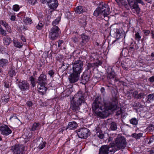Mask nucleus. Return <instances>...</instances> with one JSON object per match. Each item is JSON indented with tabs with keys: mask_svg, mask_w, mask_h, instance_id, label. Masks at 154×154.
Instances as JSON below:
<instances>
[{
	"mask_svg": "<svg viewBox=\"0 0 154 154\" xmlns=\"http://www.w3.org/2000/svg\"><path fill=\"white\" fill-rule=\"evenodd\" d=\"M59 20H54L52 23L53 26H56V25L57 24L59 23Z\"/></svg>",
	"mask_w": 154,
	"mask_h": 154,
	"instance_id": "8fccbe9b",
	"label": "nucleus"
},
{
	"mask_svg": "<svg viewBox=\"0 0 154 154\" xmlns=\"http://www.w3.org/2000/svg\"><path fill=\"white\" fill-rule=\"evenodd\" d=\"M114 144L118 149H124L127 144L125 138L121 135H118L115 139Z\"/></svg>",
	"mask_w": 154,
	"mask_h": 154,
	"instance_id": "f03ea898",
	"label": "nucleus"
},
{
	"mask_svg": "<svg viewBox=\"0 0 154 154\" xmlns=\"http://www.w3.org/2000/svg\"><path fill=\"white\" fill-rule=\"evenodd\" d=\"M40 124L39 123H35L33 124L32 130V131H35L39 128Z\"/></svg>",
	"mask_w": 154,
	"mask_h": 154,
	"instance_id": "c85d7f7f",
	"label": "nucleus"
},
{
	"mask_svg": "<svg viewBox=\"0 0 154 154\" xmlns=\"http://www.w3.org/2000/svg\"><path fill=\"white\" fill-rule=\"evenodd\" d=\"M23 22L25 24H31L32 23V20H23Z\"/></svg>",
	"mask_w": 154,
	"mask_h": 154,
	"instance_id": "49530a36",
	"label": "nucleus"
},
{
	"mask_svg": "<svg viewBox=\"0 0 154 154\" xmlns=\"http://www.w3.org/2000/svg\"><path fill=\"white\" fill-rule=\"evenodd\" d=\"M90 77L89 73L87 72H85L81 77V82L83 84H85L89 80Z\"/></svg>",
	"mask_w": 154,
	"mask_h": 154,
	"instance_id": "f3484780",
	"label": "nucleus"
},
{
	"mask_svg": "<svg viewBox=\"0 0 154 154\" xmlns=\"http://www.w3.org/2000/svg\"><path fill=\"white\" fill-rule=\"evenodd\" d=\"M135 38H136V39H137L138 41H139L140 40L141 37L140 35H139V33L137 32L136 34Z\"/></svg>",
	"mask_w": 154,
	"mask_h": 154,
	"instance_id": "864d4df0",
	"label": "nucleus"
},
{
	"mask_svg": "<svg viewBox=\"0 0 154 154\" xmlns=\"http://www.w3.org/2000/svg\"><path fill=\"white\" fill-rule=\"evenodd\" d=\"M14 46L18 48H20L22 46V44L18 42L14 41Z\"/></svg>",
	"mask_w": 154,
	"mask_h": 154,
	"instance_id": "58836bf2",
	"label": "nucleus"
},
{
	"mask_svg": "<svg viewBox=\"0 0 154 154\" xmlns=\"http://www.w3.org/2000/svg\"><path fill=\"white\" fill-rule=\"evenodd\" d=\"M27 104L29 107H31L32 106V103L31 101H29L27 102Z\"/></svg>",
	"mask_w": 154,
	"mask_h": 154,
	"instance_id": "e2e57ef3",
	"label": "nucleus"
},
{
	"mask_svg": "<svg viewBox=\"0 0 154 154\" xmlns=\"http://www.w3.org/2000/svg\"><path fill=\"white\" fill-rule=\"evenodd\" d=\"M77 127V124L76 122H69L68 126L66 129H69L70 130L75 129Z\"/></svg>",
	"mask_w": 154,
	"mask_h": 154,
	"instance_id": "4be33fe9",
	"label": "nucleus"
},
{
	"mask_svg": "<svg viewBox=\"0 0 154 154\" xmlns=\"http://www.w3.org/2000/svg\"><path fill=\"white\" fill-rule=\"evenodd\" d=\"M72 64L73 72L80 75L83 70V62L80 60H75Z\"/></svg>",
	"mask_w": 154,
	"mask_h": 154,
	"instance_id": "7ed1b4c3",
	"label": "nucleus"
},
{
	"mask_svg": "<svg viewBox=\"0 0 154 154\" xmlns=\"http://www.w3.org/2000/svg\"><path fill=\"white\" fill-rule=\"evenodd\" d=\"M96 135L97 136L101 139H103L104 136L103 134L101 131L98 132L97 133Z\"/></svg>",
	"mask_w": 154,
	"mask_h": 154,
	"instance_id": "4c0bfd02",
	"label": "nucleus"
},
{
	"mask_svg": "<svg viewBox=\"0 0 154 154\" xmlns=\"http://www.w3.org/2000/svg\"><path fill=\"white\" fill-rule=\"evenodd\" d=\"M146 117L147 118H149L151 116V114L150 112H147L146 113Z\"/></svg>",
	"mask_w": 154,
	"mask_h": 154,
	"instance_id": "052dcab7",
	"label": "nucleus"
},
{
	"mask_svg": "<svg viewBox=\"0 0 154 154\" xmlns=\"http://www.w3.org/2000/svg\"><path fill=\"white\" fill-rule=\"evenodd\" d=\"M130 6L132 11L134 13L138 14L140 11V9L137 5V2L135 1H129Z\"/></svg>",
	"mask_w": 154,
	"mask_h": 154,
	"instance_id": "9b49d317",
	"label": "nucleus"
},
{
	"mask_svg": "<svg viewBox=\"0 0 154 154\" xmlns=\"http://www.w3.org/2000/svg\"><path fill=\"white\" fill-rule=\"evenodd\" d=\"M113 140V138L112 137H109L108 139V142L110 141Z\"/></svg>",
	"mask_w": 154,
	"mask_h": 154,
	"instance_id": "774afa93",
	"label": "nucleus"
},
{
	"mask_svg": "<svg viewBox=\"0 0 154 154\" xmlns=\"http://www.w3.org/2000/svg\"><path fill=\"white\" fill-rule=\"evenodd\" d=\"M9 97L8 95H4L2 98L1 102L4 104H5L9 101Z\"/></svg>",
	"mask_w": 154,
	"mask_h": 154,
	"instance_id": "5701e85b",
	"label": "nucleus"
},
{
	"mask_svg": "<svg viewBox=\"0 0 154 154\" xmlns=\"http://www.w3.org/2000/svg\"><path fill=\"white\" fill-rule=\"evenodd\" d=\"M153 138H150L149 139H147L145 141L146 143L148 142L147 143L149 145H150L151 143L153 142Z\"/></svg>",
	"mask_w": 154,
	"mask_h": 154,
	"instance_id": "37998d69",
	"label": "nucleus"
},
{
	"mask_svg": "<svg viewBox=\"0 0 154 154\" xmlns=\"http://www.w3.org/2000/svg\"><path fill=\"white\" fill-rule=\"evenodd\" d=\"M63 42L62 40H59L58 42V47H60L61 45Z\"/></svg>",
	"mask_w": 154,
	"mask_h": 154,
	"instance_id": "bf43d9fd",
	"label": "nucleus"
},
{
	"mask_svg": "<svg viewBox=\"0 0 154 154\" xmlns=\"http://www.w3.org/2000/svg\"><path fill=\"white\" fill-rule=\"evenodd\" d=\"M8 63V60L4 59H2L0 60V66L3 67L6 65Z\"/></svg>",
	"mask_w": 154,
	"mask_h": 154,
	"instance_id": "bb28decb",
	"label": "nucleus"
},
{
	"mask_svg": "<svg viewBox=\"0 0 154 154\" xmlns=\"http://www.w3.org/2000/svg\"><path fill=\"white\" fill-rule=\"evenodd\" d=\"M60 33V30L58 26H53L50 29L49 37L51 40H54L58 37Z\"/></svg>",
	"mask_w": 154,
	"mask_h": 154,
	"instance_id": "20e7f679",
	"label": "nucleus"
},
{
	"mask_svg": "<svg viewBox=\"0 0 154 154\" xmlns=\"http://www.w3.org/2000/svg\"><path fill=\"white\" fill-rule=\"evenodd\" d=\"M146 103H151L154 100V94H150L146 98Z\"/></svg>",
	"mask_w": 154,
	"mask_h": 154,
	"instance_id": "393cba45",
	"label": "nucleus"
},
{
	"mask_svg": "<svg viewBox=\"0 0 154 154\" xmlns=\"http://www.w3.org/2000/svg\"><path fill=\"white\" fill-rule=\"evenodd\" d=\"M0 23L2 25L4 26L6 28L8 27V24L2 20L1 21Z\"/></svg>",
	"mask_w": 154,
	"mask_h": 154,
	"instance_id": "3c124183",
	"label": "nucleus"
},
{
	"mask_svg": "<svg viewBox=\"0 0 154 154\" xmlns=\"http://www.w3.org/2000/svg\"><path fill=\"white\" fill-rule=\"evenodd\" d=\"M154 129V126L153 125H151L148 127L146 129V131H152Z\"/></svg>",
	"mask_w": 154,
	"mask_h": 154,
	"instance_id": "de8ad7c7",
	"label": "nucleus"
},
{
	"mask_svg": "<svg viewBox=\"0 0 154 154\" xmlns=\"http://www.w3.org/2000/svg\"><path fill=\"white\" fill-rule=\"evenodd\" d=\"M130 122L131 124L133 125H136L138 123V120L135 118H133L130 120Z\"/></svg>",
	"mask_w": 154,
	"mask_h": 154,
	"instance_id": "72a5a7b5",
	"label": "nucleus"
},
{
	"mask_svg": "<svg viewBox=\"0 0 154 154\" xmlns=\"http://www.w3.org/2000/svg\"><path fill=\"white\" fill-rule=\"evenodd\" d=\"M138 92L137 91H134L133 93V96L134 97L137 98V95H138Z\"/></svg>",
	"mask_w": 154,
	"mask_h": 154,
	"instance_id": "6e6d98bb",
	"label": "nucleus"
},
{
	"mask_svg": "<svg viewBox=\"0 0 154 154\" xmlns=\"http://www.w3.org/2000/svg\"><path fill=\"white\" fill-rule=\"evenodd\" d=\"M79 74L72 72L69 77V79L71 83H74L77 82L79 79Z\"/></svg>",
	"mask_w": 154,
	"mask_h": 154,
	"instance_id": "2eb2a0df",
	"label": "nucleus"
},
{
	"mask_svg": "<svg viewBox=\"0 0 154 154\" xmlns=\"http://www.w3.org/2000/svg\"><path fill=\"white\" fill-rule=\"evenodd\" d=\"M111 32L113 33H114L116 34V38L118 39L122 37H124L125 38V32L124 31L122 28L119 29H114L113 30H111Z\"/></svg>",
	"mask_w": 154,
	"mask_h": 154,
	"instance_id": "9d476101",
	"label": "nucleus"
},
{
	"mask_svg": "<svg viewBox=\"0 0 154 154\" xmlns=\"http://www.w3.org/2000/svg\"><path fill=\"white\" fill-rule=\"evenodd\" d=\"M99 5L100 11H101V14L104 17H107L110 12L109 6L103 2L100 3Z\"/></svg>",
	"mask_w": 154,
	"mask_h": 154,
	"instance_id": "39448f33",
	"label": "nucleus"
},
{
	"mask_svg": "<svg viewBox=\"0 0 154 154\" xmlns=\"http://www.w3.org/2000/svg\"><path fill=\"white\" fill-rule=\"evenodd\" d=\"M24 147L21 145L16 144L11 147V150L14 154H23Z\"/></svg>",
	"mask_w": 154,
	"mask_h": 154,
	"instance_id": "1a4fd4ad",
	"label": "nucleus"
},
{
	"mask_svg": "<svg viewBox=\"0 0 154 154\" xmlns=\"http://www.w3.org/2000/svg\"><path fill=\"white\" fill-rule=\"evenodd\" d=\"M85 11L82 6H79L76 7L75 12L78 14H80L85 12Z\"/></svg>",
	"mask_w": 154,
	"mask_h": 154,
	"instance_id": "a878e982",
	"label": "nucleus"
},
{
	"mask_svg": "<svg viewBox=\"0 0 154 154\" xmlns=\"http://www.w3.org/2000/svg\"><path fill=\"white\" fill-rule=\"evenodd\" d=\"M128 62L129 63L130 61H129ZM121 65L122 68L126 70H127L131 66V65L130 63H128L126 62H122Z\"/></svg>",
	"mask_w": 154,
	"mask_h": 154,
	"instance_id": "b1692460",
	"label": "nucleus"
},
{
	"mask_svg": "<svg viewBox=\"0 0 154 154\" xmlns=\"http://www.w3.org/2000/svg\"><path fill=\"white\" fill-rule=\"evenodd\" d=\"M96 98L92 106V109L95 111L97 115L102 118L107 117L110 114V111L115 110L117 105L114 102L107 101L104 103V110L103 111L102 105Z\"/></svg>",
	"mask_w": 154,
	"mask_h": 154,
	"instance_id": "f257e3e1",
	"label": "nucleus"
},
{
	"mask_svg": "<svg viewBox=\"0 0 154 154\" xmlns=\"http://www.w3.org/2000/svg\"><path fill=\"white\" fill-rule=\"evenodd\" d=\"M18 86L21 90L23 91L28 90L29 88V84L24 81L20 82Z\"/></svg>",
	"mask_w": 154,
	"mask_h": 154,
	"instance_id": "dca6fc26",
	"label": "nucleus"
},
{
	"mask_svg": "<svg viewBox=\"0 0 154 154\" xmlns=\"http://www.w3.org/2000/svg\"><path fill=\"white\" fill-rule=\"evenodd\" d=\"M29 79L31 82V84L33 87L35 86V82L34 79L33 77L31 76L29 77Z\"/></svg>",
	"mask_w": 154,
	"mask_h": 154,
	"instance_id": "ea45409f",
	"label": "nucleus"
},
{
	"mask_svg": "<svg viewBox=\"0 0 154 154\" xmlns=\"http://www.w3.org/2000/svg\"><path fill=\"white\" fill-rule=\"evenodd\" d=\"M16 18V17L15 15H12L11 16V19H15Z\"/></svg>",
	"mask_w": 154,
	"mask_h": 154,
	"instance_id": "338daca9",
	"label": "nucleus"
},
{
	"mask_svg": "<svg viewBox=\"0 0 154 154\" xmlns=\"http://www.w3.org/2000/svg\"><path fill=\"white\" fill-rule=\"evenodd\" d=\"M72 99L78 102H81L82 103L85 102L84 94L81 91H78L75 94Z\"/></svg>",
	"mask_w": 154,
	"mask_h": 154,
	"instance_id": "f8f14e48",
	"label": "nucleus"
},
{
	"mask_svg": "<svg viewBox=\"0 0 154 154\" xmlns=\"http://www.w3.org/2000/svg\"><path fill=\"white\" fill-rule=\"evenodd\" d=\"M116 76L115 73L113 71H111V72L108 73L107 75L108 79H113Z\"/></svg>",
	"mask_w": 154,
	"mask_h": 154,
	"instance_id": "cd10ccee",
	"label": "nucleus"
},
{
	"mask_svg": "<svg viewBox=\"0 0 154 154\" xmlns=\"http://www.w3.org/2000/svg\"><path fill=\"white\" fill-rule=\"evenodd\" d=\"M11 42V39L8 37L4 38V42L5 44L6 45H9Z\"/></svg>",
	"mask_w": 154,
	"mask_h": 154,
	"instance_id": "7c9ffc66",
	"label": "nucleus"
},
{
	"mask_svg": "<svg viewBox=\"0 0 154 154\" xmlns=\"http://www.w3.org/2000/svg\"><path fill=\"white\" fill-rule=\"evenodd\" d=\"M73 99L71 101L70 109L75 113H77L79 111L80 106L82 103Z\"/></svg>",
	"mask_w": 154,
	"mask_h": 154,
	"instance_id": "423d86ee",
	"label": "nucleus"
},
{
	"mask_svg": "<svg viewBox=\"0 0 154 154\" xmlns=\"http://www.w3.org/2000/svg\"><path fill=\"white\" fill-rule=\"evenodd\" d=\"M101 14V11L99 8V5L98 8L95 11L94 13V15L95 16H97L99 14Z\"/></svg>",
	"mask_w": 154,
	"mask_h": 154,
	"instance_id": "473e14b6",
	"label": "nucleus"
},
{
	"mask_svg": "<svg viewBox=\"0 0 154 154\" xmlns=\"http://www.w3.org/2000/svg\"><path fill=\"white\" fill-rule=\"evenodd\" d=\"M44 24V22L42 21H40L38 25L36 26V28L40 30L42 29Z\"/></svg>",
	"mask_w": 154,
	"mask_h": 154,
	"instance_id": "f704fd0d",
	"label": "nucleus"
},
{
	"mask_svg": "<svg viewBox=\"0 0 154 154\" xmlns=\"http://www.w3.org/2000/svg\"><path fill=\"white\" fill-rule=\"evenodd\" d=\"M101 14V11L99 8V5L98 8L95 11L94 13V15L95 16H97L99 14Z\"/></svg>",
	"mask_w": 154,
	"mask_h": 154,
	"instance_id": "2f4dec72",
	"label": "nucleus"
},
{
	"mask_svg": "<svg viewBox=\"0 0 154 154\" xmlns=\"http://www.w3.org/2000/svg\"><path fill=\"white\" fill-rule=\"evenodd\" d=\"M46 144V142H42V143H41V145H38L39 149H42L43 148L45 147Z\"/></svg>",
	"mask_w": 154,
	"mask_h": 154,
	"instance_id": "c03bdc74",
	"label": "nucleus"
},
{
	"mask_svg": "<svg viewBox=\"0 0 154 154\" xmlns=\"http://www.w3.org/2000/svg\"><path fill=\"white\" fill-rule=\"evenodd\" d=\"M28 2L32 5H34L37 2L36 0H28Z\"/></svg>",
	"mask_w": 154,
	"mask_h": 154,
	"instance_id": "603ef678",
	"label": "nucleus"
},
{
	"mask_svg": "<svg viewBox=\"0 0 154 154\" xmlns=\"http://www.w3.org/2000/svg\"><path fill=\"white\" fill-rule=\"evenodd\" d=\"M54 74V72L52 70H51L48 72V74L51 77L53 76Z\"/></svg>",
	"mask_w": 154,
	"mask_h": 154,
	"instance_id": "5fc2aeb1",
	"label": "nucleus"
},
{
	"mask_svg": "<svg viewBox=\"0 0 154 154\" xmlns=\"http://www.w3.org/2000/svg\"><path fill=\"white\" fill-rule=\"evenodd\" d=\"M82 42L84 43L87 42L89 40V38L88 36L84 34H82Z\"/></svg>",
	"mask_w": 154,
	"mask_h": 154,
	"instance_id": "c756f323",
	"label": "nucleus"
},
{
	"mask_svg": "<svg viewBox=\"0 0 154 154\" xmlns=\"http://www.w3.org/2000/svg\"><path fill=\"white\" fill-rule=\"evenodd\" d=\"M108 148V152L109 151L110 152H115L118 149L115 146V144L113 143H111L109 145H107Z\"/></svg>",
	"mask_w": 154,
	"mask_h": 154,
	"instance_id": "412c9836",
	"label": "nucleus"
},
{
	"mask_svg": "<svg viewBox=\"0 0 154 154\" xmlns=\"http://www.w3.org/2000/svg\"><path fill=\"white\" fill-rule=\"evenodd\" d=\"M76 131L78 136L81 138L86 139L89 135V130L86 128L79 129Z\"/></svg>",
	"mask_w": 154,
	"mask_h": 154,
	"instance_id": "0eeeda50",
	"label": "nucleus"
},
{
	"mask_svg": "<svg viewBox=\"0 0 154 154\" xmlns=\"http://www.w3.org/2000/svg\"><path fill=\"white\" fill-rule=\"evenodd\" d=\"M9 74L10 76L13 77L15 75L16 72L14 69H11L9 72Z\"/></svg>",
	"mask_w": 154,
	"mask_h": 154,
	"instance_id": "a19ab883",
	"label": "nucleus"
},
{
	"mask_svg": "<svg viewBox=\"0 0 154 154\" xmlns=\"http://www.w3.org/2000/svg\"><path fill=\"white\" fill-rule=\"evenodd\" d=\"M149 80L151 82H154V76H152L149 79Z\"/></svg>",
	"mask_w": 154,
	"mask_h": 154,
	"instance_id": "680f3d73",
	"label": "nucleus"
},
{
	"mask_svg": "<svg viewBox=\"0 0 154 154\" xmlns=\"http://www.w3.org/2000/svg\"><path fill=\"white\" fill-rule=\"evenodd\" d=\"M106 122L107 123H110V128L112 130H116L117 128V124L115 122H112V119H109L107 120Z\"/></svg>",
	"mask_w": 154,
	"mask_h": 154,
	"instance_id": "a211bd4d",
	"label": "nucleus"
},
{
	"mask_svg": "<svg viewBox=\"0 0 154 154\" xmlns=\"http://www.w3.org/2000/svg\"><path fill=\"white\" fill-rule=\"evenodd\" d=\"M46 85H39L38 86L39 92L42 95H44L46 93L47 88L45 87Z\"/></svg>",
	"mask_w": 154,
	"mask_h": 154,
	"instance_id": "aec40b11",
	"label": "nucleus"
},
{
	"mask_svg": "<svg viewBox=\"0 0 154 154\" xmlns=\"http://www.w3.org/2000/svg\"><path fill=\"white\" fill-rule=\"evenodd\" d=\"M72 41L75 43L77 42L78 41V38L76 37H74L72 38Z\"/></svg>",
	"mask_w": 154,
	"mask_h": 154,
	"instance_id": "13d9d810",
	"label": "nucleus"
},
{
	"mask_svg": "<svg viewBox=\"0 0 154 154\" xmlns=\"http://www.w3.org/2000/svg\"><path fill=\"white\" fill-rule=\"evenodd\" d=\"M0 33L3 35H6V31L5 30H4L0 25Z\"/></svg>",
	"mask_w": 154,
	"mask_h": 154,
	"instance_id": "a18cd8bd",
	"label": "nucleus"
},
{
	"mask_svg": "<svg viewBox=\"0 0 154 154\" xmlns=\"http://www.w3.org/2000/svg\"><path fill=\"white\" fill-rule=\"evenodd\" d=\"M47 76L44 74H41L38 78L37 82L39 85H46L47 84Z\"/></svg>",
	"mask_w": 154,
	"mask_h": 154,
	"instance_id": "ddd939ff",
	"label": "nucleus"
},
{
	"mask_svg": "<svg viewBox=\"0 0 154 154\" xmlns=\"http://www.w3.org/2000/svg\"><path fill=\"white\" fill-rule=\"evenodd\" d=\"M43 138L40 137H38L36 139V141L37 145H41V143H42L43 142Z\"/></svg>",
	"mask_w": 154,
	"mask_h": 154,
	"instance_id": "c9c22d12",
	"label": "nucleus"
},
{
	"mask_svg": "<svg viewBox=\"0 0 154 154\" xmlns=\"http://www.w3.org/2000/svg\"><path fill=\"white\" fill-rule=\"evenodd\" d=\"M122 111L121 109H120L117 112V115H119L122 113Z\"/></svg>",
	"mask_w": 154,
	"mask_h": 154,
	"instance_id": "69168bd1",
	"label": "nucleus"
},
{
	"mask_svg": "<svg viewBox=\"0 0 154 154\" xmlns=\"http://www.w3.org/2000/svg\"><path fill=\"white\" fill-rule=\"evenodd\" d=\"M49 8L51 13L56 9L58 5V2L57 0H45Z\"/></svg>",
	"mask_w": 154,
	"mask_h": 154,
	"instance_id": "6e6552de",
	"label": "nucleus"
},
{
	"mask_svg": "<svg viewBox=\"0 0 154 154\" xmlns=\"http://www.w3.org/2000/svg\"><path fill=\"white\" fill-rule=\"evenodd\" d=\"M144 96V94L143 93H140L137 95V98H142Z\"/></svg>",
	"mask_w": 154,
	"mask_h": 154,
	"instance_id": "4d7b16f0",
	"label": "nucleus"
},
{
	"mask_svg": "<svg viewBox=\"0 0 154 154\" xmlns=\"http://www.w3.org/2000/svg\"><path fill=\"white\" fill-rule=\"evenodd\" d=\"M132 137L135 138L136 139H139L142 136V134L141 133H139L138 134L134 133L132 135Z\"/></svg>",
	"mask_w": 154,
	"mask_h": 154,
	"instance_id": "e433bc0d",
	"label": "nucleus"
},
{
	"mask_svg": "<svg viewBox=\"0 0 154 154\" xmlns=\"http://www.w3.org/2000/svg\"><path fill=\"white\" fill-rule=\"evenodd\" d=\"M99 154H108L107 145H103L99 149Z\"/></svg>",
	"mask_w": 154,
	"mask_h": 154,
	"instance_id": "6ab92c4d",
	"label": "nucleus"
},
{
	"mask_svg": "<svg viewBox=\"0 0 154 154\" xmlns=\"http://www.w3.org/2000/svg\"><path fill=\"white\" fill-rule=\"evenodd\" d=\"M0 131L2 134L8 135L11 133L12 131L8 126L4 125L0 127Z\"/></svg>",
	"mask_w": 154,
	"mask_h": 154,
	"instance_id": "4468645a",
	"label": "nucleus"
},
{
	"mask_svg": "<svg viewBox=\"0 0 154 154\" xmlns=\"http://www.w3.org/2000/svg\"><path fill=\"white\" fill-rule=\"evenodd\" d=\"M79 23L83 27L85 26L86 24V22L85 20H81V21L79 22Z\"/></svg>",
	"mask_w": 154,
	"mask_h": 154,
	"instance_id": "09e8293b",
	"label": "nucleus"
},
{
	"mask_svg": "<svg viewBox=\"0 0 154 154\" xmlns=\"http://www.w3.org/2000/svg\"><path fill=\"white\" fill-rule=\"evenodd\" d=\"M19 6L18 5H15L13 6V9L14 11H17L20 9Z\"/></svg>",
	"mask_w": 154,
	"mask_h": 154,
	"instance_id": "79ce46f5",
	"label": "nucleus"
},
{
	"mask_svg": "<svg viewBox=\"0 0 154 154\" xmlns=\"http://www.w3.org/2000/svg\"><path fill=\"white\" fill-rule=\"evenodd\" d=\"M21 39L22 41H23V42H26V40L25 38V37L23 35H21Z\"/></svg>",
	"mask_w": 154,
	"mask_h": 154,
	"instance_id": "0e129e2a",
	"label": "nucleus"
}]
</instances>
